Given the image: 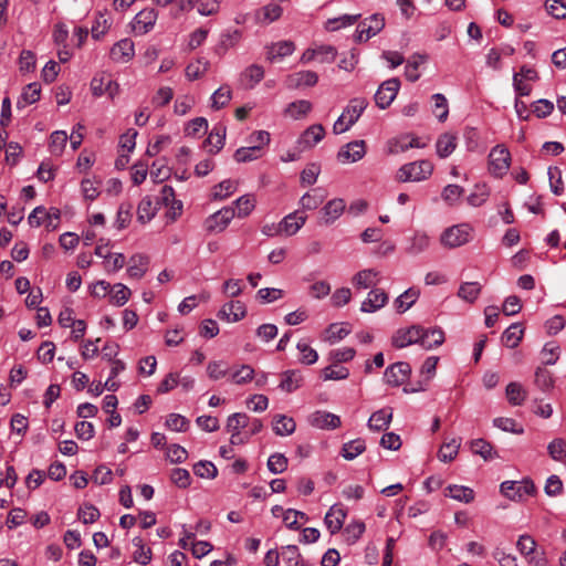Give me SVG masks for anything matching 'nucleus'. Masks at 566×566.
Listing matches in <instances>:
<instances>
[{
    "label": "nucleus",
    "instance_id": "bf43d9fd",
    "mask_svg": "<svg viewBox=\"0 0 566 566\" xmlns=\"http://www.w3.org/2000/svg\"><path fill=\"white\" fill-rule=\"evenodd\" d=\"M111 300L117 306H123L132 294L130 290L122 283L115 284L111 287Z\"/></svg>",
    "mask_w": 566,
    "mask_h": 566
},
{
    "label": "nucleus",
    "instance_id": "1a4fd4ad",
    "mask_svg": "<svg viewBox=\"0 0 566 566\" xmlns=\"http://www.w3.org/2000/svg\"><path fill=\"white\" fill-rule=\"evenodd\" d=\"M410 373L411 367L408 363L398 361L386 368L384 379L389 386L398 387L405 384Z\"/></svg>",
    "mask_w": 566,
    "mask_h": 566
},
{
    "label": "nucleus",
    "instance_id": "a211bd4d",
    "mask_svg": "<svg viewBox=\"0 0 566 566\" xmlns=\"http://www.w3.org/2000/svg\"><path fill=\"white\" fill-rule=\"evenodd\" d=\"M307 217L298 211L289 213L281 221L282 233L286 237L294 235L306 222Z\"/></svg>",
    "mask_w": 566,
    "mask_h": 566
},
{
    "label": "nucleus",
    "instance_id": "cd10ccee",
    "mask_svg": "<svg viewBox=\"0 0 566 566\" xmlns=\"http://www.w3.org/2000/svg\"><path fill=\"white\" fill-rule=\"evenodd\" d=\"M428 61L427 54L415 53L412 54L406 64L405 67V76L410 82H416L420 78V73L418 69L420 65L424 64Z\"/></svg>",
    "mask_w": 566,
    "mask_h": 566
},
{
    "label": "nucleus",
    "instance_id": "0eeeda50",
    "mask_svg": "<svg viewBox=\"0 0 566 566\" xmlns=\"http://www.w3.org/2000/svg\"><path fill=\"white\" fill-rule=\"evenodd\" d=\"M399 88L400 81L397 77L382 82L375 94L376 105L381 109L387 108L396 98Z\"/></svg>",
    "mask_w": 566,
    "mask_h": 566
},
{
    "label": "nucleus",
    "instance_id": "2f4dec72",
    "mask_svg": "<svg viewBox=\"0 0 566 566\" xmlns=\"http://www.w3.org/2000/svg\"><path fill=\"white\" fill-rule=\"evenodd\" d=\"M457 147V136L450 133L442 134L436 144L437 155L440 158L449 157Z\"/></svg>",
    "mask_w": 566,
    "mask_h": 566
},
{
    "label": "nucleus",
    "instance_id": "aec40b11",
    "mask_svg": "<svg viewBox=\"0 0 566 566\" xmlns=\"http://www.w3.org/2000/svg\"><path fill=\"white\" fill-rule=\"evenodd\" d=\"M148 265L149 258L146 254H133L128 261L127 273L130 277L139 280L146 274Z\"/></svg>",
    "mask_w": 566,
    "mask_h": 566
},
{
    "label": "nucleus",
    "instance_id": "f257e3e1",
    "mask_svg": "<svg viewBox=\"0 0 566 566\" xmlns=\"http://www.w3.org/2000/svg\"><path fill=\"white\" fill-rule=\"evenodd\" d=\"M472 239V228L468 223H460L447 228L440 235V243L448 249L459 248Z\"/></svg>",
    "mask_w": 566,
    "mask_h": 566
},
{
    "label": "nucleus",
    "instance_id": "f8f14e48",
    "mask_svg": "<svg viewBox=\"0 0 566 566\" xmlns=\"http://www.w3.org/2000/svg\"><path fill=\"white\" fill-rule=\"evenodd\" d=\"M420 325H412L409 328H401L392 337V345L397 348H403L411 344H419Z\"/></svg>",
    "mask_w": 566,
    "mask_h": 566
},
{
    "label": "nucleus",
    "instance_id": "6ab92c4d",
    "mask_svg": "<svg viewBox=\"0 0 566 566\" xmlns=\"http://www.w3.org/2000/svg\"><path fill=\"white\" fill-rule=\"evenodd\" d=\"M325 136V129L321 124L310 126L298 138L301 149L312 148Z\"/></svg>",
    "mask_w": 566,
    "mask_h": 566
},
{
    "label": "nucleus",
    "instance_id": "9d476101",
    "mask_svg": "<svg viewBox=\"0 0 566 566\" xmlns=\"http://www.w3.org/2000/svg\"><path fill=\"white\" fill-rule=\"evenodd\" d=\"M366 155L365 140H354L343 146L338 154L337 159L340 163H356Z\"/></svg>",
    "mask_w": 566,
    "mask_h": 566
},
{
    "label": "nucleus",
    "instance_id": "7ed1b4c3",
    "mask_svg": "<svg viewBox=\"0 0 566 566\" xmlns=\"http://www.w3.org/2000/svg\"><path fill=\"white\" fill-rule=\"evenodd\" d=\"M501 493L512 501H523L526 496L534 495L536 488L532 480L504 481L500 486Z\"/></svg>",
    "mask_w": 566,
    "mask_h": 566
},
{
    "label": "nucleus",
    "instance_id": "052dcab7",
    "mask_svg": "<svg viewBox=\"0 0 566 566\" xmlns=\"http://www.w3.org/2000/svg\"><path fill=\"white\" fill-rule=\"evenodd\" d=\"M287 458L282 453H273L269 457L268 469L273 474H279L287 469Z\"/></svg>",
    "mask_w": 566,
    "mask_h": 566
},
{
    "label": "nucleus",
    "instance_id": "6e6552de",
    "mask_svg": "<svg viewBox=\"0 0 566 566\" xmlns=\"http://www.w3.org/2000/svg\"><path fill=\"white\" fill-rule=\"evenodd\" d=\"M243 38V32L237 28H228L220 33L219 41L214 46V53L223 56L230 49L235 48Z\"/></svg>",
    "mask_w": 566,
    "mask_h": 566
},
{
    "label": "nucleus",
    "instance_id": "4be33fe9",
    "mask_svg": "<svg viewBox=\"0 0 566 566\" xmlns=\"http://www.w3.org/2000/svg\"><path fill=\"white\" fill-rule=\"evenodd\" d=\"M392 419V409L390 407H386L375 411L369 420L368 428L374 431H384L388 429Z\"/></svg>",
    "mask_w": 566,
    "mask_h": 566
},
{
    "label": "nucleus",
    "instance_id": "8fccbe9b",
    "mask_svg": "<svg viewBox=\"0 0 566 566\" xmlns=\"http://www.w3.org/2000/svg\"><path fill=\"white\" fill-rule=\"evenodd\" d=\"M460 446H461V439H455V438L452 439L450 442L443 443L438 452V458L442 462L452 461L457 457Z\"/></svg>",
    "mask_w": 566,
    "mask_h": 566
},
{
    "label": "nucleus",
    "instance_id": "0e129e2a",
    "mask_svg": "<svg viewBox=\"0 0 566 566\" xmlns=\"http://www.w3.org/2000/svg\"><path fill=\"white\" fill-rule=\"evenodd\" d=\"M50 150L53 155L59 156L62 154L66 142L67 135L63 130H56L51 134Z\"/></svg>",
    "mask_w": 566,
    "mask_h": 566
},
{
    "label": "nucleus",
    "instance_id": "69168bd1",
    "mask_svg": "<svg viewBox=\"0 0 566 566\" xmlns=\"http://www.w3.org/2000/svg\"><path fill=\"white\" fill-rule=\"evenodd\" d=\"M193 473L199 478L214 479L218 470L210 461H199L193 465Z\"/></svg>",
    "mask_w": 566,
    "mask_h": 566
},
{
    "label": "nucleus",
    "instance_id": "a18cd8bd",
    "mask_svg": "<svg viewBox=\"0 0 566 566\" xmlns=\"http://www.w3.org/2000/svg\"><path fill=\"white\" fill-rule=\"evenodd\" d=\"M325 196L319 188L314 189L312 192H306L302 196L300 203L305 210H315L324 201Z\"/></svg>",
    "mask_w": 566,
    "mask_h": 566
},
{
    "label": "nucleus",
    "instance_id": "e2e57ef3",
    "mask_svg": "<svg viewBox=\"0 0 566 566\" xmlns=\"http://www.w3.org/2000/svg\"><path fill=\"white\" fill-rule=\"evenodd\" d=\"M237 190V182L230 179L221 181L214 187L213 199L223 200Z\"/></svg>",
    "mask_w": 566,
    "mask_h": 566
},
{
    "label": "nucleus",
    "instance_id": "37998d69",
    "mask_svg": "<svg viewBox=\"0 0 566 566\" xmlns=\"http://www.w3.org/2000/svg\"><path fill=\"white\" fill-rule=\"evenodd\" d=\"M262 156L260 145H252L248 147L238 148L233 155L235 161L248 163L255 160Z\"/></svg>",
    "mask_w": 566,
    "mask_h": 566
},
{
    "label": "nucleus",
    "instance_id": "bb28decb",
    "mask_svg": "<svg viewBox=\"0 0 566 566\" xmlns=\"http://www.w3.org/2000/svg\"><path fill=\"white\" fill-rule=\"evenodd\" d=\"M318 81V75L314 71H300L293 73L287 78V86L298 88L301 86H314Z\"/></svg>",
    "mask_w": 566,
    "mask_h": 566
},
{
    "label": "nucleus",
    "instance_id": "c03bdc74",
    "mask_svg": "<svg viewBox=\"0 0 566 566\" xmlns=\"http://www.w3.org/2000/svg\"><path fill=\"white\" fill-rule=\"evenodd\" d=\"M317 53H326V59H321V62H332L336 57V50L331 45L321 46L316 50H307L302 55V62L308 63L317 59Z\"/></svg>",
    "mask_w": 566,
    "mask_h": 566
},
{
    "label": "nucleus",
    "instance_id": "a878e982",
    "mask_svg": "<svg viewBox=\"0 0 566 566\" xmlns=\"http://www.w3.org/2000/svg\"><path fill=\"white\" fill-rule=\"evenodd\" d=\"M281 376L282 380L279 387L285 392H293L303 385L302 373L297 369L285 370Z\"/></svg>",
    "mask_w": 566,
    "mask_h": 566
},
{
    "label": "nucleus",
    "instance_id": "ddd939ff",
    "mask_svg": "<svg viewBox=\"0 0 566 566\" xmlns=\"http://www.w3.org/2000/svg\"><path fill=\"white\" fill-rule=\"evenodd\" d=\"M247 314L245 305L241 301L226 303L218 312V317L227 322H238Z\"/></svg>",
    "mask_w": 566,
    "mask_h": 566
},
{
    "label": "nucleus",
    "instance_id": "a19ab883",
    "mask_svg": "<svg viewBox=\"0 0 566 566\" xmlns=\"http://www.w3.org/2000/svg\"><path fill=\"white\" fill-rule=\"evenodd\" d=\"M157 212L149 196L144 197L137 207V219L142 223L150 221Z\"/></svg>",
    "mask_w": 566,
    "mask_h": 566
},
{
    "label": "nucleus",
    "instance_id": "4d7b16f0",
    "mask_svg": "<svg viewBox=\"0 0 566 566\" xmlns=\"http://www.w3.org/2000/svg\"><path fill=\"white\" fill-rule=\"evenodd\" d=\"M349 370L346 367L331 365L323 369L322 377L324 380H343L348 378Z\"/></svg>",
    "mask_w": 566,
    "mask_h": 566
},
{
    "label": "nucleus",
    "instance_id": "79ce46f5",
    "mask_svg": "<svg viewBox=\"0 0 566 566\" xmlns=\"http://www.w3.org/2000/svg\"><path fill=\"white\" fill-rule=\"evenodd\" d=\"M447 495L453 500L470 503L474 500V492L472 489L463 485H449L447 489Z\"/></svg>",
    "mask_w": 566,
    "mask_h": 566
},
{
    "label": "nucleus",
    "instance_id": "13d9d810",
    "mask_svg": "<svg viewBox=\"0 0 566 566\" xmlns=\"http://www.w3.org/2000/svg\"><path fill=\"white\" fill-rule=\"evenodd\" d=\"M254 369L250 365H242L231 374V381L235 385H244L254 378Z\"/></svg>",
    "mask_w": 566,
    "mask_h": 566
},
{
    "label": "nucleus",
    "instance_id": "39448f33",
    "mask_svg": "<svg viewBox=\"0 0 566 566\" xmlns=\"http://www.w3.org/2000/svg\"><path fill=\"white\" fill-rule=\"evenodd\" d=\"M518 552L534 566H546L547 560L543 552L537 551L535 539L530 535H521L516 543Z\"/></svg>",
    "mask_w": 566,
    "mask_h": 566
},
{
    "label": "nucleus",
    "instance_id": "2eb2a0df",
    "mask_svg": "<svg viewBox=\"0 0 566 566\" xmlns=\"http://www.w3.org/2000/svg\"><path fill=\"white\" fill-rule=\"evenodd\" d=\"M388 302L387 293L381 289H373L367 298L361 303L360 311L364 313H374L386 305Z\"/></svg>",
    "mask_w": 566,
    "mask_h": 566
},
{
    "label": "nucleus",
    "instance_id": "72a5a7b5",
    "mask_svg": "<svg viewBox=\"0 0 566 566\" xmlns=\"http://www.w3.org/2000/svg\"><path fill=\"white\" fill-rule=\"evenodd\" d=\"M420 295L419 290L410 287L395 300V307L397 312L403 313L409 310L418 300Z\"/></svg>",
    "mask_w": 566,
    "mask_h": 566
},
{
    "label": "nucleus",
    "instance_id": "6e6d98bb",
    "mask_svg": "<svg viewBox=\"0 0 566 566\" xmlns=\"http://www.w3.org/2000/svg\"><path fill=\"white\" fill-rule=\"evenodd\" d=\"M232 92L229 86L219 87L211 96V107L220 109L224 107L231 99Z\"/></svg>",
    "mask_w": 566,
    "mask_h": 566
},
{
    "label": "nucleus",
    "instance_id": "473e14b6",
    "mask_svg": "<svg viewBox=\"0 0 566 566\" xmlns=\"http://www.w3.org/2000/svg\"><path fill=\"white\" fill-rule=\"evenodd\" d=\"M41 85L36 82L28 84L17 102L18 108L31 105L40 99Z\"/></svg>",
    "mask_w": 566,
    "mask_h": 566
},
{
    "label": "nucleus",
    "instance_id": "c756f323",
    "mask_svg": "<svg viewBox=\"0 0 566 566\" xmlns=\"http://www.w3.org/2000/svg\"><path fill=\"white\" fill-rule=\"evenodd\" d=\"M378 272L373 269H366L357 272L352 282L357 289H369L378 283Z\"/></svg>",
    "mask_w": 566,
    "mask_h": 566
},
{
    "label": "nucleus",
    "instance_id": "412c9836",
    "mask_svg": "<svg viewBox=\"0 0 566 566\" xmlns=\"http://www.w3.org/2000/svg\"><path fill=\"white\" fill-rule=\"evenodd\" d=\"M310 422L312 426L319 429H336L340 426V418L334 413L327 411H316L311 418Z\"/></svg>",
    "mask_w": 566,
    "mask_h": 566
},
{
    "label": "nucleus",
    "instance_id": "c9c22d12",
    "mask_svg": "<svg viewBox=\"0 0 566 566\" xmlns=\"http://www.w3.org/2000/svg\"><path fill=\"white\" fill-rule=\"evenodd\" d=\"M296 429V423L293 418L284 415H276L274 417L273 431L275 434L284 437L292 434Z\"/></svg>",
    "mask_w": 566,
    "mask_h": 566
},
{
    "label": "nucleus",
    "instance_id": "f3484780",
    "mask_svg": "<svg viewBox=\"0 0 566 566\" xmlns=\"http://www.w3.org/2000/svg\"><path fill=\"white\" fill-rule=\"evenodd\" d=\"M157 12L154 9H144L139 11L134 18V29L140 34H145L149 32L156 21H157Z\"/></svg>",
    "mask_w": 566,
    "mask_h": 566
},
{
    "label": "nucleus",
    "instance_id": "603ef678",
    "mask_svg": "<svg viewBox=\"0 0 566 566\" xmlns=\"http://www.w3.org/2000/svg\"><path fill=\"white\" fill-rule=\"evenodd\" d=\"M549 457L555 460L563 462L566 460V440L562 438L554 439L547 446Z\"/></svg>",
    "mask_w": 566,
    "mask_h": 566
},
{
    "label": "nucleus",
    "instance_id": "9b49d317",
    "mask_svg": "<svg viewBox=\"0 0 566 566\" xmlns=\"http://www.w3.org/2000/svg\"><path fill=\"white\" fill-rule=\"evenodd\" d=\"M419 334V345L424 349H432L444 342V332L440 327L424 328L420 326Z\"/></svg>",
    "mask_w": 566,
    "mask_h": 566
},
{
    "label": "nucleus",
    "instance_id": "e433bc0d",
    "mask_svg": "<svg viewBox=\"0 0 566 566\" xmlns=\"http://www.w3.org/2000/svg\"><path fill=\"white\" fill-rule=\"evenodd\" d=\"M470 449L474 454H479L485 461L493 460L497 457L496 451H494L492 444L484 439H475L470 443Z\"/></svg>",
    "mask_w": 566,
    "mask_h": 566
},
{
    "label": "nucleus",
    "instance_id": "20e7f679",
    "mask_svg": "<svg viewBox=\"0 0 566 566\" xmlns=\"http://www.w3.org/2000/svg\"><path fill=\"white\" fill-rule=\"evenodd\" d=\"M510 163L511 154L507 148L496 145L491 149L489 154V170L494 177H503L510 168Z\"/></svg>",
    "mask_w": 566,
    "mask_h": 566
},
{
    "label": "nucleus",
    "instance_id": "c85d7f7f",
    "mask_svg": "<svg viewBox=\"0 0 566 566\" xmlns=\"http://www.w3.org/2000/svg\"><path fill=\"white\" fill-rule=\"evenodd\" d=\"M367 105L368 102L365 98H353L349 101V104L342 114L346 115L348 124L353 126L358 120L363 112L366 109Z\"/></svg>",
    "mask_w": 566,
    "mask_h": 566
},
{
    "label": "nucleus",
    "instance_id": "3c124183",
    "mask_svg": "<svg viewBox=\"0 0 566 566\" xmlns=\"http://www.w3.org/2000/svg\"><path fill=\"white\" fill-rule=\"evenodd\" d=\"M209 66V61L206 59H198L187 65L186 76L190 81L197 80L208 71Z\"/></svg>",
    "mask_w": 566,
    "mask_h": 566
},
{
    "label": "nucleus",
    "instance_id": "f704fd0d",
    "mask_svg": "<svg viewBox=\"0 0 566 566\" xmlns=\"http://www.w3.org/2000/svg\"><path fill=\"white\" fill-rule=\"evenodd\" d=\"M482 286L479 282H464L458 290V296L468 302L474 303L481 294Z\"/></svg>",
    "mask_w": 566,
    "mask_h": 566
},
{
    "label": "nucleus",
    "instance_id": "680f3d73",
    "mask_svg": "<svg viewBox=\"0 0 566 566\" xmlns=\"http://www.w3.org/2000/svg\"><path fill=\"white\" fill-rule=\"evenodd\" d=\"M296 348L301 353L300 363L304 365H313L317 361V352L305 342H298Z\"/></svg>",
    "mask_w": 566,
    "mask_h": 566
},
{
    "label": "nucleus",
    "instance_id": "58836bf2",
    "mask_svg": "<svg viewBox=\"0 0 566 566\" xmlns=\"http://www.w3.org/2000/svg\"><path fill=\"white\" fill-rule=\"evenodd\" d=\"M366 450L364 439H355L343 444L340 454L346 460H354Z\"/></svg>",
    "mask_w": 566,
    "mask_h": 566
},
{
    "label": "nucleus",
    "instance_id": "dca6fc26",
    "mask_svg": "<svg viewBox=\"0 0 566 566\" xmlns=\"http://www.w3.org/2000/svg\"><path fill=\"white\" fill-rule=\"evenodd\" d=\"M134 54V42L130 39H123L111 49V59L115 62L126 63Z\"/></svg>",
    "mask_w": 566,
    "mask_h": 566
},
{
    "label": "nucleus",
    "instance_id": "f03ea898",
    "mask_svg": "<svg viewBox=\"0 0 566 566\" xmlns=\"http://www.w3.org/2000/svg\"><path fill=\"white\" fill-rule=\"evenodd\" d=\"M433 165L429 160H419L403 165L398 171V180L407 181H421L431 176Z\"/></svg>",
    "mask_w": 566,
    "mask_h": 566
},
{
    "label": "nucleus",
    "instance_id": "5fc2aeb1",
    "mask_svg": "<svg viewBox=\"0 0 566 566\" xmlns=\"http://www.w3.org/2000/svg\"><path fill=\"white\" fill-rule=\"evenodd\" d=\"M506 397L511 405L520 406L525 400L526 394L517 382H510L506 386Z\"/></svg>",
    "mask_w": 566,
    "mask_h": 566
},
{
    "label": "nucleus",
    "instance_id": "393cba45",
    "mask_svg": "<svg viewBox=\"0 0 566 566\" xmlns=\"http://www.w3.org/2000/svg\"><path fill=\"white\" fill-rule=\"evenodd\" d=\"M295 50L292 41H280L266 46V59L271 62L291 55Z\"/></svg>",
    "mask_w": 566,
    "mask_h": 566
},
{
    "label": "nucleus",
    "instance_id": "338daca9",
    "mask_svg": "<svg viewBox=\"0 0 566 566\" xmlns=\"http://www.w3.org/2000/svg\"><path fill=\"white\" fill-rule=\"evenodd\" d=\"M166 426L172 431L185 432L189 428V420L181 415L170 413L167 417Z\"/></svg>",
    "mask_w": 566,
    "mask_h": 566
},
{
    "label": "nucleus",
    "instance_id": "49530a36",
    "mask_svg": "<svg viewBox=\"0 0 566 566\" xmlns=\"http://www.w3.org/2000/svg\"><path fill=\"white\" fill-rule=\"evenodd\" d=\"M312 109V104L308 101L300 99L290 103L285 108V115L293 119H298L305 116Z\"/></svg>",
    "mask_w": 566,
    "mask_h": 566
},
{
    "label": "nucleus",
    "instance_id": "b1692460",
    "mask_svg": "<svg viewBox=\"0 0 566 566\" xmlns=\"http://www.w3.org/2000/svg\"><path fill=\"white\" fill-rule=\"evenodd\" d=\"M431 244L430 237L423 231H416L409 239L406 252L410 255H418L429 249Z\"/></svg>",
    "mask_w": 566,
    "mask_h": 566
},
{
    "label": "nucleus",
    "instance_id": "ea45409f",
    "mask_svg": "<svg viewBox=\"0 0 566 566\" xmlns=\"http://www.w3.org/2000/svg\"><path fill=\"white\" fill-rule=\"evenodd\" d=\"M264 77V70L261 65L252 64L248 66L241 75V81L247 87H253Z\"/></svg>",
    "mask_w": 566,
    "mask_h": 566
},
{
    "label": "nucleus",
    "instance_id": "4c0bfd02",
    "mask_svg": "<svg viewBox=\"0 0 566 566\" xmlns=\"http://www.w3.org/2000/svg\"><path fill=\"white\" fill-rule=\"evenodd\" d=\"M523 328L520 324L514 323L507 327L502 334V343L509 348H515L518 346L523 337Z\"/></svg>",
    "mask_w": 566,
    "mask_h": 566
},
{
    "label": "nucleus",
    "instance_id": "4468645a",
    "mask_svg": "<svg viewBox=\"0 0 566 566\" xmlns=\"http://www.w3.org/2000/svg\"><path fill=\"white\" fill-rule=\"evenodd\" d=\"M345 201L340 198L329 200L321 210V222L328 226L337 220L345 210Z\"/></svg>",
    "mask_w": 566,
    "mask_h": 566
},
{
    "label": "nucleus",
    "instance_id": "423d86ee",
    "mask_svg": "<svg viewBox=\"0 0 566 566\" xmlns=\"http://www.w3.org/2000/svg\"><path fill=\"white\" fill-rule=\"evenodd\" d=\"M234 217L235 209L232 207H223L206 219V230L210 233H220L227 229Z\"/></svg>",
    "mask_w": 566,
    "mask_h": 566
},
{
    "label": "nucleus",
    "instance_id": "5701e85b",
    "mask_svg": "<svg viewBox=\"0 0 566 566\" xmlns=\"http://www.w3.org/2000/svg\"><path fill=\"white\" fill-rule=\"evenodd\" d=\"M346 512L338 505H333L325 515L324 522L331 534H336L343 527Z\"/></svg>",
    "mask_w": 566,
    "mask_h": 566
},
{
    "label": "nucleus",
    "instance_id": "7c9ffc66",
    "mask_svg": "<svg viewBox=\"0 0 566 566\" xmlns=\"http://www.w3.org/2000/svg\"><path fill=\"white\" fill-rule=\"evenodd\" d=\"M226 140V126L219 124L213 127V129L210 132L207 144L210 146L209 153L210 154H217L219 153L223 146Z\"/></svg>",
    "mask_w": 566,
    "mask_h": 566
},
{
    "label": "nucleus",
    "instance_id": "de8ad7c7",
    "mask_svg": "<svg viewBox=\"0 0 566 566\" xmlns=\"http://www.w3.org/2000/svg\"><path fill=\"white\" fill-rule=\"evenodd\" d=\"M250 423V417L243 412H235L228 417L226 429L229 432H239Z\"/></svg>",
    "mask_w": 566,
    "mask_h": 566
},
{
    "label": "nucleus",
    "instance_id": "09e8293b",
    "mask_svg": "<svg viewBox=\"0 0 566 566\" xmlns=\"http://www.w3.org/2000/svg\"><path fill=\"white\" fill-rule=\"evenodd\" d=\"M235 216L238 218L248 217L255 207V198L252 195H244L239 197L235 201Z\"/></svg>",
    "mask_w": 566,
    "mask_h": 566
},
{
    "label": "nucleus",
    "instance_id": "864d4df0",
    "mask_svg": "<svg viewBox=\"0 0 566 566\" xmlns=\"http://www.w3.org/2000/svg\"><path fill=\"white\" fill-rule=\"evenodd\" d=\"M490 196V190L485 184H479L474 186V190L468 197L469 205L473 207L482 206Z\"/></svg>",
    "mask_w": 566,
    "mask_h": 566
},
{
    "label": "nucleus",
    "instance_id": "774afa93",
    "mask_svg": "<svg viewBox=\"0 0 566 566\" xmlns=\"http://www.w3.org/2000/svg\"><path fill=\"white\" fill-rule=\"evenodd\" d=\"M283 560L287 564V566H298L303 559L302 555L298 552V548L295 545H287L283 548L282 552Z\"/></svg>",
    "mask_w": 566,
    "mask_h": 566
}]
</instances>
